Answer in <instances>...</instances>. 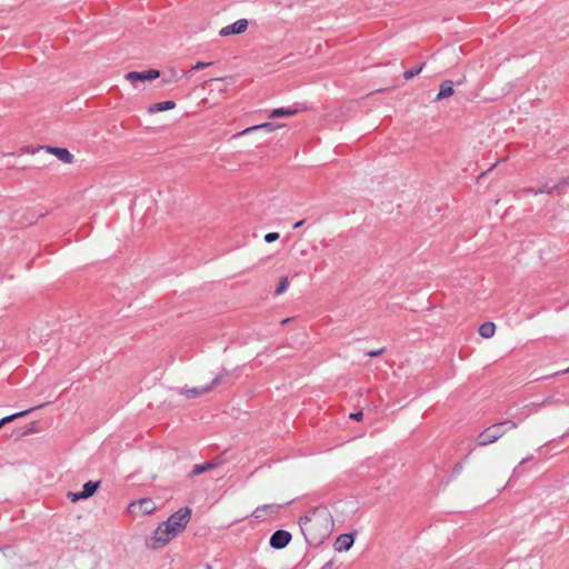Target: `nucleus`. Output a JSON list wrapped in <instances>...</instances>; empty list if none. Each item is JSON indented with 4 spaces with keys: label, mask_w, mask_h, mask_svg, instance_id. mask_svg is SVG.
Listing matches in <instances>:
<instances>
[{
    "label": "nucleus",
    "mask_w": 569,
    "mask_h": 569,
    "mask_svg": "<svg viewBox=\"0 0 569 569\" xmlns=\"http://www.w3.org/2000/svg\"><path fill=\"white\" fill-rule=\"evenodd\" d=\"M518 423L512 420H505L486 428L477 438L478 446H488L500 439L508 430L516 429Z\"/></svg>",
    "instance_id": "7ed1b4c3"
},
{
    "label": "nucleus",
    "mask_w": 569,
    "mask_h": 569,
    "mask_svg": "<svg viewBox=\"0 0 569 569\" xmlns=\"http://www.w3.org/2000/svg\"><path fill=\"white\" fill-rule=\"evenodd\" d=\"M563 372H569V368H568V369H566Z\"/></svg>",
    "instance_id": "f704fd0d"
},
{
    "label": "nucleus",
    "mask_w": 569,
    "mask_h": 569,
    "mask_svg": "<svg viewBox=\"0 0 569 569\" xmlns=\"http://www.w3.org/2000/svg\"><path fill=\"white\" fill-rule=\"evenodd\" d=\"M2 427V423L0 422V428Z\"/></svg>",
    "instance_id": "c9c22d12"
},
{
    "label": "nucleus",
    "mask_w": 569,
    "mask_h": 569,
    "mask_svg": "<svg viewBox=\"0 0 569 569\" xmlns=\"http://www.w3.org/2000/svg\"><path fill=\"white\" fill-rule=\"evenodd\" d=\"M462 470V463H457L455 467H453V475H458L460 473Z\"/></svg>",
    "instance_id": "c756f323"
},
{
    "label": "nucleus",
    "mask_w": 569,
    "mask_h": 569,
    "mask_svg": "<svg viewBox=\"0 0 569 569\" xmlns=\"http://www.w3.org/2000/svg\"><path fill=\"white\" fill-rule=\"evenodd\" d=\"M100 486V481H88L82 486V490L78 492H68V498L72 502H77L82 499H87L94 495Z\"/></svg>",
    "instance_id": "0eeeda50"
},
{
    "label": "nucleus",
    "mask_w": 569,
    "mask_h": 569,
    "mask_svg": "<svg viewBox=\"0 0 569 569\" xmlns=\"http://www.w3.org/2000/svg\"><path fill=\"white\" fill-rule=\"evenodd\" d=\"M283 124H276V123H272V122H264V123H261V124H257V126H252V127H249L244 130H242L241 132H238L236 134H233L232 138H238L240 136H243V134H247L251 131H257V130H264L267 132H272L279 128H282Z\"/></svg>",
    "instance_id": "9d476101"
},
{
    "label": "nucleus",
    "mask_w": 569,
    "mask_h": 569,
    "mask_svg": "<svg viewBox=\"0 0 569 569\" xmlns=\"http://www.w3.org/2000/svg\"><path fill=\"white\" fill-rule=\"evenodd\" d=\"M31 410L32 409H27V410H23V411H19V412L12 413L10 416H6V417L0 419V422L2 423V426H4L6 423L11 422V421L16 420L17 418L27 416Z\"/></svg>",
    "instance_id": "4be33fe9"
},
{
    "label": "nucleus",
    "mask_w": 569,
    "mask_h": 569,
    "mask_svg": "<svg viewBox=\"0 0 569 569\" xmlns=\"http://www.w3.org/2000/svg\"><path fill=\"white\" fill-rule=\"evenodd\" d=\"M279 239V233L278 232H269L264 236V241L268 242V243H271L276 240Z\"/></svg>",
    "instance_id": "a878e982"
},
{
    "label": "nucleus",
    "mask_w": 569,
    "mask_h": 569,
    "mask_svg": "<svg viewBox=\"0 0 569 569\" xmlns=\"http://www.w3.org/2000/svg\"><path fill=\"white\" fill-rule=\"evenodd\" d=\"M568 184H569V177L561 179L557 184H555L550 188L545 186L537 193H542V192L551 193L552 191H560L563 187H566Z\"/></svg>",
    "instance_id": "aec40b11"
},
{
    "label": "nucleus",
    "mask_w": 569,
    "mask_h": 569,
    "mask_svg": "<svg viewBox=\"0 0 569 569\" xmlns=\"http://www.w3.org/2000/svg\"><path fill=\"white\" fill-rule=\"evenodd\" d=\"M329 515L325 510H311L299 519L300 529L309 543H319L329 535Z\"/></svg>",
    "instance_id": "f257e3e1"
},
{
    "label": "nucleus",
    "mask_w": 569,
    "mask_h": 569,
    "mask_svg": "<svg viewBox=\"0 0 569 569\" xmlns=\"http://www.w3.org/2000/svg\"><path fill=\"white\" fill-rule=\"evenodd\" d=\"M160 72L156 69H149L144 71H130L126 74V79L136 88H138V82L141 81H152L159 78Z\"/></svg>",
    "instance_id": "423d86ee"
},
{
    "label": "nucleus",
    "mask_w": 569,
    "mask_h": 569,
    "mask_svg": "<svg viewBox=\"0 0 569 569\" xmlns=\"http://www.w3.org/2000/svg\"><path fill=\"white\" fill-rule=\"evenodd\" d=\"M496 326L493 322H485L479 327V335L482 338H491L495 335Z\"/></svg>",
    "instance_id": "6ab92c4d"
},
{
    "label": "nucleus",
    "mask_w": 569,
    "mask_h": 569,
    "mask_svg": "<svg viewBox=\"0 0 569 569\" xmlns=\"http://www.w3.org/2000/svg\"><path fill=\"white\" fill-rule=\"evenodd\" d=\"M291 541V533L289 531L279 529L274 531L270 537V546L273 549H283Z\"/></svg>",
    "instance_id": "6e6552de"
},
{
    "label": "nucleus",
    "mask_w": 569,
    "mask_h": 569,
    "mask_svg": "<svg viewBox=\"0 0 569 569\" xmlns=\"http://www.w3.org/2000/svg\"><path fill=\"white\" fill-rule=\"evenodd\" d=\"M288 286H289L288 277L281 278L280 282H279V286L277 287V289L274 291V295L279 296V295L283 293L286 291V289L288 288Z\"/></svg>",
    "instance_id": "393cba45"
},
{
    "label": "nucleus",
    "mask_w": 569,
    "mask_h": 569,
    "mask_svg": "<svg viewBox=\"0 0 569 569\" xmlns=\"http://www.w3.org/2000/svg\"><path fill=\"white\" fill-rule=\"evenodd\" d=\"M349 417H350L351 419H353V420H358V421H359V420H361V419H362L363 413H362V411H357V412H352V413H350V416H349Z\"/></svg>",
    "instance_id": "cd10ccee"
},
{
    "label": "nucleus",
    "mask_w": 569,
    "mask_h": 569,
    "mask_svg": "<svg viewBox=\"0 0 569 569\" xmlns=\"http://www.w3.org/2000/svg\"><path fill=\"white\" fill-rule=\"evenodd\" d=\"M453 94V82L451 80H445L440 84L439 93L436 98L437 101L449 98Z\"/></svg>",
    "instance_id": "2eb2a0df"
},
{
    "label": "nucleus",
    "mask_w": 569,
    "mask_h": 569,
    "mask_svg": "<svg viewBox=\"0 0 569 569\" xmlns=\"http://www.w3.org/2000/svg\"><path fill=\"white\" fill-rule=\"evenodd\" d=\"M521 467H522V465H520V463H519V465L513 469V471H512V477H517V476H519L520 473H522V471H523V470H522V468H521Z\"/></svg>",
    "instance_id": "c85d7f7f"
},
{
    "label": "nucleus",
    "mask_w": 569,
    "mask_h": 569,
    "mask_svg": "<svg viewBox=\"0 0 569 569\" xmlns=\"http://www.w3.org/2000/svg\"><path fill=\"white\" fill-rule=\"evenodd\" d=\"M196 84V89H200L201 91L204 89V84H207L211 90L217 89L222 91L223 81L222 79H210V80H201Z\"/></svg>",
    "instance_id": "f3484780"
},
{
    "label": "nucleus",
    "mask_w": 569,
    "mask_h": 569,
    "mask_svg": "<svg viewBox=\"0 0 569 569\" xmlns=\"http://www.w3.org/2000/svg\"><path fill=\"white\" fill-rule=\"evenodd\" d=\"M353 541L352 533H342L336 539L333 546L338 552L348 551L352 547Z\"/></svg>",
    "instance_id": "f8f14e48"
},
{
    "label": "nucleus",
    "mask_w": 569,
    "mask_h": 569,
    "mask_svg": "<svg viewBox=\"0 0 569 569\" xmlns=\"http://www.w3.org/2000/svg\"><path fill=\"white\" fill-rule=\"evenodd\" d=\"M423 67H425V63H421L412 69L406 70L403 72V78L406 80L412 79L413 77H416L417 74H419L422 71Z\"/></svg>",
    "instance_id": "5701e85b"
},
{
    "label": "nucleus",
    "mask_w": 569,
    "mask_h": 569,
    "mask_svg": "<svg viewBox=\"0 0 569 569\" xmlns=\"http://www.w3.org/2000/svg\"><path fill=\"white\" fill-rule=\"evenodd\" d=\"M298 113V109L295 108V107H282V108H277V109H273L270 113H269V118L270 119H276V118H279V117H292L295 114Z\"/></svg>",
    "instance_id": "4468645a"
},
{
    "label": "nucleus",
    "mask_w": 569,
    "mask_h": 569,
    "mask_svg": "<svg viewBox=\"0 0 569 569\" xmlns=\"http://www.w3.org/2000/svg\"><path fill=\"white\" fill-rule=\"evenodd\" d=\"M247 28H248V20L239 19L236 22L221 28L219 31V36L228 37L231 34H240V33H243L247 30Z\"/></svg>",
    "instance_id": "1a4fd4ad"
},
{
    "label": "nucleus",
    "mask_w": 569,
    "mask_h": 569,
    "mask_svg": "<svg viewBox=\"0 0 569 569\" xmlns=\"http://www.w3.org/2000/svg\"><path fill=\"white\" fill-rule=\"evenodd\" d=\"M280 508L281 505H263L256 508L254 511L252 512V516L254 518H261L266 511L269 510L270 512H278Z\"/></svg>",
    "instance_id": "a211bd4d"
},
{
    "label": "nucleus",
    "mask_w": 569,
    "mask_h": 569,
    "mask_svg": "<svg viewBox=\"0 0 569 569\" xmlns=\"http://www.w3.org/2000/svg\"><path fill=\"white\" fill-rule=\"evenodd\" d=\"M229 376H230V372L228 370L223 369L216 376V378L211 381L210 385H208L201 389H199V388L182 389V390H180V392L184 393L188 398L199 397L203 393L211 391L214 387L220 385Z\"/></svg>",
    "instance_id": "20e7f679"
},
{
    "label": "nucleus",
    "mask_w": 569,
    "mask_h": 569,
    "mask_svg": "<svg viewBox=\"0 0 569 569\" xmlns=\"http://www.w3.org/2000/svg\"><path fill=\"white\" fill-rule=\"evenodd\" d=\"M303 223H305V220H300V221H298V222H296V223L293 224V228H295V229H298V228H300Z\"/></svg>",
    "instance_id": "7c9ffc66"
},
{
    "label": "nucleus",
    "mask_w": 569,
    "mask_h": 569,
    "mask_svg": "<svg viewBox=\"0 0 569 569\" xmlns=\"http://www.w3.org/2000/svg\"><path fill=\"white\" fill-rule=\"evenodd\" d=\"M4 559V552L3 550L0 548V562Z\"/></svg>",
    "instance_id": "473e14b6"
},
{
    "label": "nucleus",
    "mask_w": 569,
    "mask_h": 569,
    "mask_svg": "<svg viewBox=\"0 0 569 569\" xmlns=\"http://www.w3.org/2000/svg\"><path fill=\"white\" fill-rule=\"evenodd\" d=\"M191 517V509L189 507L180 508V532L184 529Z\"/></svg>",
    "instance_id": "412c9836"
},
{
    "label": "nucleus",
    "mask_w": 569,
    "mask_h": 569,
    "mask_svg": "<svg viewBox=\"0 0 569 569\" xmlns=\"http://www.w3.org/2000/svg\"><path fill=\"white\" fill-rule=\"evenodd\" d=\"M530 459H531V457H527V458L522 459V460L520 461V465L526 463V462H527V461H529Z\"/></svg>",
    "instance_id": "72a5a7b5"
},
{
    "label": "nucleus",
    "mask_w": 569,
    "mask_h": 569,
    "mask_svg": "<svg viewBox=\"0 0 569 569\" xmlns=\"http://www.w3.org/2000/svg\"><path fill=\"white\" fill-rule=\"evenodd\" d=\"M210 64H211V62H197L189 71H187L182 77H180V80L181 79H184L186 81L189 80L194 70L202 69Z\"/></svg>",
    "instance_id": "b1692460"
},
{
    "label": "nucleus",
    "mask_w": 569,
    "mask_h": 569,
    "mask_svg": "<svg viewBox=\"0 0 569 569\" xmlns=\"http://www.w3.org/2000/svg\"><path fill=\"white\" fill-rule=\"evenodd\" d=\"M176 107V102L173 100H167L158 103H153L148 107L149 113L161 112L166 110L173 109Z\"/></svg>",
    "instance_id": "dca6fc26"
},
{
    "label": "nucleus",
    "mask_w": 569,
    "mask_h": 569,
    "mask_svg": "<svg viewBox=\"0 0 569 569\" xmlns=\"http://www.w3.org/2000/svg\"><path fill=\"white\" fill-rule=\"evenodd\" d=\"M219 465H220V462L218 460L217 461H208V462H204L201 465H194L193 468L191 469V471L188 473V477L192 478L194 476L201 475L206 471L214 469Z\"/></svg>",
    "instance_id": "ddd939ff"
},
{
    "label": "nucleus",
    "mask_w": 569,
    "mask_h": 569,
    "mask_svg": "<svg viewBox=\"0 0 569 569\" xmlns=\"http://www.w3.org/2000/svg\"><path fill=\"white\" fill-rule=\"evenodd\" d=\"M47 152L54 154L63 163H72L74 157L66 148L59 147H46Z\"/></svg>",
    "instance_id": "9b49d317"
},
{
    "label": "nucleus",
    "mask_w": 569,
    "mask_h": 569,
    "mask_svg": "<svg viewBox=\"0 0 569 569\" xmlns=\"http://www.w3.org/2000/svg\"><path fill=\"white\" fill-rule=\"evenodd\" d=\"M157 508L154 501L150 498H142L137 501H132L128 506V511L132 516H144L154 511Z\"/></svg>",
    "instance_id": "39448f33"
},
{
    "label": "nucleus",
    "mask_w": 569,
    "mask_h": 569,
    "mask_svg": "<svg viewBox=\"0 0 569 569\" xmlns=\"http://www.w3.org/2000/svg\"><path fill=\"white\" fill-rule=\"evenodd\" d=\"M22 152H27V153H29V152H30V153H33V152H34V150H33V149H30L29 147H26V148H23V149H22Z\"/></svg>",
    "instance_id": "2f4dec72"
},
{
    "label": "nucleus",
    "mask_w": 569,
    "mask_h": 569,
    "mask_svg": "<svg viewBox=\"0 0 569 569\" xmlns=\"http://www.w3.org/2000/svg\"><path fill=\"white\" fill-rule=\"evenodd\" d=\"M383 352H385V348H380V349H377V350L368 351L367 356L373 358V357H378V356L382 355Z\"/></svg>",
    "instance_id": "bb28decb"
},
{
    "label": "nucleus",
    "mask_w": 569,
    "mask_h": 569,
    "mask_svg": "<svg viewBox=\"0 0 569 569\" xmlns=\"http://www.w3.org/2000/svg\"><path fill=\"white\" fill-rule=\"evenodd\" d=\"M178 535V512L172 513L169 519L154 531V535L147 539L146 545L151 549H159L164 547L171 539Z\"/></svg>",
    "instance_id": "f03ea898"
}]
</instances>
